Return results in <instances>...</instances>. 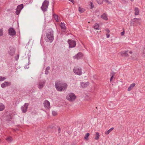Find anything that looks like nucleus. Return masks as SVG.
Wrapping results in <instances>:
<instances>
[{"label": "nucleus", "mask_w": 145, "mask_h": 145, "mask_svg": "<svg viewBox=\"0 0 145 145\" xmlns=\"http://www.w3.org/2000/svg\"><path fill=\"white\" fill-rule=\"evenodd\" d=\"M45 39L47 42L51 43L54 39V31L51 29L47 30Z\"/></svg>", "instance_id": "f257e3e1"}, {"label": "nucleus", "mask_w": 145, "mask_h": 145, "mask_svg": "<svg viewBox=\"0 0 145 145\" xmlns=\"http://www.w3.org/2000/svg\"><path fill=\"white\" fill-rule=\"evenodd\" d=\"M55 86L56 89L58 91H61L63 90H65L67 86V85L65 82L57 81L56 82Z\"/></svg>", "instance_id": "f03ea898"}, {"label": "nucleus", "mask_w": 145, "mask_h": 145, "mask_svg": "<svg viewBox=\"0 0 145 145\" xmlns=\"http://www.w3.org/2000/svg\"><path fill=\"white\" fill-rule=\"evenodd\" d=\"M49 3V1L47 0H45L42 3L41 8L43 12H45L47 10Z\"/></svg>", "instance_id": "7ed1b4c3"}, {"label": "nucleus", "mask_w": 145, "mask_h": 145, "mask_svg": "<svg viewBox=\"0 0 145 145\" xmlns=\"http://www.w3.org/2000/svg\"><path fill=\"white\" fill-rule=\"evenodd\" d=\"M76 96L73 93H69L66 96V99L70 101H74L76 98Z\"/></svg>", "instance_id": "20e7f679"}, {"label": "nucleus", "mask_w": 145, "mask_h": 145, "mask_svg": "<svg viewBox=\"0 0 145 145\" xmlns=\"http://www.w3.org/2000/svg\"><path fill=\"white\" fill-rule=\"evenodd\" d=\"M68 42L69 45V48L74 47L76 45L75 41L73 40H69L68 41Z\"/></svg>", "instance_id": "39448f33"}, {"label": "nucleus", "mask_w": 145, "mask_h": 145, "mask_svg": "<svg viewBox=\"0 0 145 145\" xmlns=\"http://www.w3.org/2000/svg\"><path fill=\"white\" fill-rule=\"evenodd\" d=\"M29 105V103H25L23 106H22V110L23 113H25L27 112Z\"/></svg>", "instance_id": "423d86ee"}, {"label": "nucleus", "mask_w": 145, "mask_h": 145, "mask_svg": "<svg viewBox=\"0 0 145 145\" xmlns=\"http://www.w3.org/2000/svg\"><path fill=\"white\" fill-rule=\"evenodd\" d=\"M131 21L132 23H135L137 25H140L141 22V19L139 18H134Z\"/></svg>", "instance_id": "0eeeda50"}, {"label": "nucleus", "mask_w": 145, "mask_h": 145, "mask_svg": "<svg viewBox=\"0 0 145 145\" xmlns=\"http://www.w3.org/2000/svg\"><path fill=\"white\" fill-rule=\"evenodd\" d=\"M43 104L44 106L46 109H48L50 108V103L48 101L46 100L44 101Z\"/></svg>", "instance_id": "6e6552de"}, {"label": "nucleus", "mask_w": 145, "mask_h": 145, "mask_svg": "<svg viewBox=\"0 0 145 145\" xmlns=\"http://www.w3.org/2000/svg\"><path fill=\"white\" fill-rule=\"evenodd\" d=\"M9 34L11 36H14L15 35L16 32L14 29L11 27L8 29Z\"/></svg>", "instance_id": "1a4fd4ad"}, {"label": "nucleus", "mask_w": 145, "mask_h": 145, "mask_svg": "<svg viewBox=\"0 0 145 145\" xmlns=\"http://www.w3.org/2000/svg\"><path fill=\"white\" fill-rule=\"evenodd\" d=\"M83 56L81 52H78L76 55L73 57V58L74 59H79Z\"/></svg>", "instance_id": "9d476101"}, {"label": "nucleus", "mask_w": 145, "mask_h": 145, "mask_svg": "<svg viewBox=\"0 0 145 145\" xmlns=\"http://www.w3.org/2000/svg\"><path fill=\"white\" fill-rule=\"evenodd\" d=\"M11 85L10 82H5L4 83L1 84V87L2 88H4L8 86Z\"/></svg>", "instance_id": "9b49d317"}, {"label": "nucleus", "mask_w": 145, "mask_h": 145, "mask_svg": "<svg viewBox=\"0 0 145 145\" xmlns=\"http://www.w3.org/2000/svg\"><path fill=\"white\" fill-rule=\"evenodd\" d=\"M45 80L40 81L39 83L38 87L39 89H41L44 87V85L45 84Z\"/></svg>", "instance_id": "f8f14e48"}, {"label": "nucleus", "mask_w": 145, "mask_h": 145, "mask_svg": "<svg viewBox=\"0 0 145 145\" xmlns=\"http://www.w3.org/2000/svg\"><path fill=\"white\" fill-rule=\"evenodd\" d=\"M9 54L11 56H12L14 53V50L13 48H10L8 51Z\"/></svg>", "instance_id": "ddd939ff"}, {"label": "nucleus", "mask_w": 145, "mask_h": 145, "mask_svg": "<svg viewBox=\"0 0 145 145\" xmlns=\"http://www.w3.org/2000/svg\"><path fill=\"white\" fill-rule=\"evenodd\" d=\"M81 86L83 88L86 87L89 85V83L88 82L86 83H84L83 82H80Z\"/></svg>", "instance_id": "4468645a"}, {"label": "nucleus", "mask_w": 145, "mask_h": 145, "mask_svg": "<svg viewBox=\"0 0 145 145\" xmlns=\"http://www.w3.org/2000/svg\"><path fill=\"white\" fill-rule=\"evenodd\" d=\"M74 72H81L82 70L81 68L78 67H75L73 69Z\"/></svg>", "instance_id": "2eb2a0df"}, {"label": "nucleus", "mask_w": 145, "mask_h": 145, "mask_svg": "<svg viewBox=\"0 0 145 145\" xmlns=\"http://www.w3.org/2000/svg\"><path fill=\"white\" fill-rule=\"evenodd\" d=\"M128 51H125L121 52H120V53L122 56H129L128 54Z\"/></svg>", "instance_id": "dca6fc26"}, {"label": "nucleus", "mask_w": 145, "mask_h": 145, "mask_svg": "<svg viewBox=\"0 0 145 145\" xmlns=\"http://www.w3.org/2000/svg\"><path fill=\"white\" fill-rule=\"evenodd\" d=\"M101 17L105 20H108V18L107 17V14L105 13H104L101 16Z\"/></svg>", "instance_id": "f3484780"}, {"label": "nucleus", "mask_w": 145, "mask_h": 145, "mask_svg": "<svg viewBox=\"0 0 145 145\" xmlns=\"http://www.w3.org/2000/svg\"><path fill=\"white\" fill-rule=\"evenodd\" d=\"M135 83H133L131 84L130 86H129V87L127 89V90L128 91H129L131 90L135 86Z\"/></svg>", "instance_id": "a211bd4d"}, {"label": "nucleus", "mask_w": 145, "mask_h": 145, "mask_svg": "<svg viewBox=\"0 0 145 145\" xmlns=\"http://www.w3.org/2000/svg\"><path fill=\"white\" fill-rule=\"evenodd\" d=\"M135 15H138L139 10L138 8H137L136 7L135 8Z\"/></svg>", "instance_id": "6ab92c4d"}, {"label": "nucleus", "mask_w": 145, "mask_h": 145, "mask_svg": "<svg viewBox=\"0 0 145 145\" xmlns=\"http://www.w3.org/2000/svg\"><path fill=\"white\" fill-rule=\"evenodd\" d=\"M6 140L8 142H11L13 140V139L12 137L9 136L7 137L6 139Z\"/></svg>", "instance_id": "aec40b11"}, {"label": "nucleus", "mask_w": 145, "mask_h": 145, "mask_svg": "<svg viewBox=\"0 0 145 145\" xmlns=\"http://www.w3.org/2000/svg\"><path fill=\"white\" fill-rule=\"evenodd\" d=\"M93 27L96 30H99V25L97 23L95 24Z\"/></svg>", "instance_id": "412c9836"}, {"label": "nucleus", "mask_w": 145, "mask_h": 145, "mask_svg": "<svg viewBox=\"0 0 145 145\" xmlns=\"http://www.w3.org/2000/svg\"><path fill=\"white\" fill-rule=\"evenodd\" d=\"M23 7L24 6L23 4H21L20 5L18 6L17 7V8L18 10L19 9L21 11Z\"/></svg>", "instance_id": "4be33fe9"}, {"label": "nucleus", "mask_w": 145, "mask_h": 145, "mask_svg": "<svg viewBox=\"0 0 145 145\" xmlns=\"http://www.w3.org/2000/svg\"><path fill=\"white\" fill-rule=\"evenodd\" d=\"M53 16L55 21L57 22H58L59 20L58 16L55 14H54Z\"/></svg>", "instance_id": "5701e85b"}, {"label": "nucleus", "mask_w": 145, "mask_h": 145, "mask_svg": "<svg viewBox=\"0 0 145 145\" xmlns=\"http://www.w3.org/2000/svg\"><path fill=\"white\" fill-rule=\"evenodd\" d=\"M5 108V106L2 103H0V111L3 110Z\"/></svg>", "instance_id": "b1692460"}, {"label": "nucleus", "mask_w": 145, "mask_h": 145, "mask_svg": "<svg viewBox=\"0 0 145 145\" xmlns=\"http://www.w3.org/2000/svg\"><path fill=\"white\" fill-rule=\"evenodd\" d=\"M113 127H112L109 130H108V131L106 132L105 133L106 135H108L110 132L114 129Z\"/></svg>", "instance_id": "393cba45"}, {"label": "nucleus", "mask_w": 145, "mask_h": 145, "mask_svg": "<svg viewBox=\"0 0 145 145\" xmlns=\"http://www.w3.org/2000/svg\"><path fill=\"white\" fill-rule=\"evenodd\" d=\"M100 135L99 134L98 132H96V137L95 138V139L96 140H98L99 137Z\"/></svg>", "instance_id": "a878e982"}, {"label": "nucleus", "mask_w": 145, "mask_h": 145, "mask_svg": "<svg viewBox=\"0 0 145 145\" xmlns=\"http://www.w3.org/2000/svg\"><path fill=\"white\" fill-rule=\"evenodd\" d=\"M60 27L61 28L63 29H65L66 27L65 24L62 23V22L61 23Z\"/></svg>", "instance_id": "bb28decb"}, {"label": "nucleus", "mask_w": 145, "mask_h": 145, "mask_svg": "<svg viewBox=\"0 0 145 145\" xmlns=\"http://www.w3.org/2000/svg\"><path fill=\"white\" fill-rule=\"evenodd\" d=\"M89 133H86V135L84 137V138L85 140H87L88 139V137L89 136Z\"/></svg>", "instance_id": "cd10ccee"}, {"label": "nucleus", "mask_w": 145, "mask_h": 145, "mask_svg": "<svg viewBox=\"0 0 145 145\" xmlns=\"http://www.w3.org/2000/svg\"><path fill=\"white\" fill-rule=\"evenodd\" d=\"M21 11V10H18L16 8V14L17 15H18L20 13Z\"/></svg>", "instance_id": "c85d7f7f"}, {"label": "nucleus", "mask_w": 145, "mask_h": 145, "mask_svg": "<svg viewBox=\"0 0 145 145\" xmlns=\"http://www.w3.org/2000/svg\"><path fill=\"white\" fill-rule=\"evenodd\" d=\"M98 3L99 4H101L103 3V0H96Z\"/></svg>", "instance_id": "c756f323"}, {"label": "nucleus", "mask_w": 145, "mask_h": 145, "mask_svg": "<svg viewBox=\"0 0 145 145\" xmlns=\"http://www.w3.org/2000/svg\"><path fill=\"white\" fill-rule=\"evenodd\" d=\"M6 79L4 77L0 76V81H3L5 80Z\"/></svg>", "instance_id": "7c9ffc66"}, {"label": "nucleus", "mask_w": 145, "mask_h": 145, "mask_svg": "<svg viewBox=\"0 0 145 145\" xmlns=\"http://www.w3.org/2000/svg\"><path fill=\"white\" fill-rule=\"evenodd\" d=\"M50 69V67L49 66L47 67L46 68V69L45 70V72H49L48 70Z\"/></svg>", "instance_id": "2f4dec72"}, {"label": "nucleus", "mask_w": 145, "mask_h": 145, "mask_svg": "<svg viewBox=\"0 0 145 145\" xmlns=\"http://www.w3.org/2000/svg\"><path fill=\"white\" fill-rule=\"evenodd\" d=\"M142 56H145V46L144 48V49L142 54Z\"/></svg>", "instance_id": "473e14b6"}, {"label": "nucleus", "mask_w": 145, "mask_h": 145, "mask_svg": "<svg viewBox=\"0 0 145 145\" xmlns=\"http://www.w3.org/2000/svg\"><path fill=\"white\" fill-rule=\"evenodd\" d=\"M52 114L53 116H55L57 115V113L56 112L53 111L52 112Z\"/></svg>", "instance_id": "72a5a7b5"}, {"label": "nucleus", "mask_w": 145, "mask_h": 145, "mask_svg": "<svg viewBox=\"0 0 145 145\" xmlns=\"http://www.w3.org/2000/svg\"><path fill=\"white\" fill-rule=\"evenodd\" d=\"M3 35V30L1 29H0V37L2 36Z\"/></svg>", "instance_id": "f704fd0d"}, {"label": "nucleus", "mask_w": 145, "mask_h": 145, "mask_svg": "<svg viewBox=\"0 0 145 145\" xmlns=\"http://www.w3.org/2000/svg\"><path fill=\"white\" fill-rule=\"evenodd\" d=\"M103 1L106 3L108 4H110L111 2L108 1V0H103Z\"/></svg>", "instance_id": "c9c22d12"}, {"label": "nucleus", "mask_w": 145, "mask_h": 145, "mask_svg": "<svg viewBox=\"0 0 145 145\" xmlns=\"http://www.w3.org/2000/svg\"><path fill=\"white\" fill-rule=\"evenodd\" d=\"M78 10L79 12H83L82 9L80 7L79 8Z\"/></svg>", "instance_id": "e433bc0d"}, {"label": "nucleus", "mask_w": 145, "mask_h": 145, "mask_svg": "<svg viewBox=\"0 0 145 145\" xmlns=\"http://www.w3.org/2000/svg\"><path fill=\"white\" fill-rule=\"evenodd\" d=\"M90 4H91V9L93 8L94 7V6L93 5V3L92 2H90Z\"/></svg>", "instance_id": "4c0bfd02"}, {"label": "nucleus", "mask_w": 145, "mask_h": 145, "mask_svg": "<svg viewBox=\"0 0 145 145\" xmlns=\"http://www.w3.org/2000/svg\"><path fill=\"white\" fill-rule=\"evenodd\" d=\"M113 76H114L113 75H112L111 76V77L110 78V82H111L113 78Z\"/></svg>", "instance_id": "58836bf2"}, {"label": "nucleus", "mask_w": 145, "mask_h": 145, "mask_svg": "<svg viewBox=\"0 0 145 145\" xmlns=\"http://www.w3.org/2000/svg\"><path fill=\"white\" fill-rule=\"evenodd\" d=\"M58 133H60L61 132V129H60V127H59L58 128Z\"/></svg>", "instance_id": "ea45409f"}, {"label": "nucleus", "mask_w": 145, "mask_h": 145, "mask_svg": "<svg viewBox=\"0 0 145 145\" xmlns=\"http://www.w3.org/2000/svg\"><path fill=\"white\" fill-rule=\"evenodd\" d=\"M15 58L16 60H18L19 58V56L18 55H17L15 57Z\"/></svg>", "instance_id": "a19ab883"}, {"label": "nucleus", "mask_w": 145, "mask_h": 145, "mask_svg": "<svg viewBox=\"0 0 145 145\" xmlns=\"http://www.w3.org/2000/svg\"><path fill=\"white\" fill-rule=\"evenodd\" d=\"M121 36H123L124 34V32L123 31L121 33Z\"/></svg>", "instance_id": "79ce46f5"}, {"label": "nucleus", "mask_w": 145, "mask_h": 145, "mask_svg": "<svg viewBox=\"0 0 145 145\" xmlns=\"http://www.w3.org/2000/svg\"><path fill=\"white\" fill-rule=\"evenodd\" d=\"M105 31H106V32H107L108 33H109L110 31L109 29H105Z\"/></svg>", "instance_id": "37998d69"}, {"label": "nucleus", "mask_w": 145, "mask_h": 145, "mask_svg": "<svg viewBox=\"0 0 145 145\" xmlns=\"http://www.w3.org/2000/svg\"><path fill=\"white\" fill-rule=\"evenodd\" d=\"M106 37L107 38H109L110 37V35L109 34H106Z\"/></svg>", "instance_id": "c03bdc74"}, {"label": "nucleus", "mask_w": 145, "mask_h": 145, "mask_svg": "<svg viewBox=\"0 0 145 145\" xmlns=\"http://www.w3.org/2000/svg\"><path fill=\"white\" fill-rule=\"evenodd\" d=\"M72 2L73 4H74V1L73 0H68Z\"/></svg>", "instance_id": "a18cd8bd"}, {"label": "nucleus", "mask_w": 145, "mask_h": 145, "mask_svg": "<svg viewBox=\"0 0 145 145\" xmlns=\"http://www.w3.org/2000/svg\"><path fill=\"white\" fill-rule=\"evenodd\" d=\"M78 75H81L82 74V73H75Z\"/></svg>", "instance_id": "49530a36"}, {"label": "nucleus", "mask_w": 145, "mask_h": 145, "mask_svg": "<svg viewBox=\"0 0 145 145\" xmlns=\"http://www.w3.org/2000/svg\"><path fill=\"white\" fill-rule=\"evenodd\" d=\"M129 52L131 54L133 53V52L132 51H130Z\"/></svg>", "instance_id": "de8ad7c7"}, {"label": "nucleus", "mask_w": 145, "mask_h": 145, "mask_svg": "<svg viewBox=\"0 0 145 145\" xmlns=\"http://www.w3.org/2000/svg\"><path fill=\"white\" fill-rule=\"evenodd\" d=\"M29 42H29H29H28L27 44V45H29Z\"/></svg>", "instance_id": "09e8293b"}, {"label": "nucleus", "mask_w": 145, "mask_h": 145, "mask_svg": "<svg viewBox=\"0 0 145 145\" xmlns=\"http://www.w3.org/2000/svg\"><path fill=\"white\" fill-rule=\"evenodd\" d=\"M117 145H120V144H117Z\"/></svg>", "instance_id": "8fccbe9b"}, {"label": "nucleus", "mask_w": 145, "mask_h": 145, "mask_svg": "<svg viewBox=\"0 0 145 145\" xmlns=\"http://www.w3.org/2000/svg\"><path fill=\"white\" fill-rule=\"evenodd\" d=\"M131 1H133L134 0H130Z\"/></svg>", "instance_id": "3c124183"}]
</instances>
